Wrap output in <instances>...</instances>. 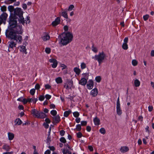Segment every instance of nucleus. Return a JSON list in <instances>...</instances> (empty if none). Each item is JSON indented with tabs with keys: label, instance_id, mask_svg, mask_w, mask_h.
I'll return each instance as SVG.
<instances>
[{
	"label": "nucleus",
	"instance_id": "obj_16",
	"mask_svg": "<svg viewBox=\"0 0 154 154\" xmlns=\"http://www.w3.org/2000/svg\"><path fill=\"white\" fill-rule=\"evenodd\" d=\"M42 38L44 41H46L49 40L50 37L48 34L45 33V35L42 37Z\"/></svg>",
	"mask_w": 154,
	"mask_h": 154
},
{
	"label": "nucleus",
	"instance_id": "obj_10",
	"mask_svg": "<svg viewBox=\"0 0 154 154\" xmlns=\"http://www.w3.org/2000/svg\"><path fill=\"white\" fill-rule=\"evenodd\" d=\"M98 94V90L97 88H95L92 90L91 92V94L93 97L96 96Z\"/></svg>",
	"mask_w": 154,
	"mask_h": 154
},
{
	"label": "nucleus",
	"instance_id": "obj_42",
	"mask_svg": "<svg viewBox=\"0 0 154 154\" xmlns=\"http://www.w3.org/2000/svg\"><path fill=\"white\" fill-rule=\"evenodd\" d=\"M76 134L78 138H80L82 136V133L80 132H78Z\"/></svg>",
	"mask_w": 154,
	"mask_h": 154
},
{
	"label": "nucleus",
	"instance_id": "obj_5",
	"mask_svg": "<svg viewBox=\"0 0 154 154\" xmlns=\"http://www.w3.org/2000/svg\"><path fill=\"white\" fill-rule=\"evenodd\" d=\"M31 113L38 118L44 119L45 118L46 115L42 112H39L35 109H32L31 111Z\"/></svg>",
	"mask_w": 154,
	"mask_h": 154
},
{
	"label": "nucleus",
	"instance_id": "obj_11",
	"mask_svg": "<svg viewBox=\"0 0 154 154\" xmlns=\"http://www.w3.org/2000/svg\"><path fill=\"white\" fill-rule=\"evenodd\" d=\"M87 79L84 78H82L79 81V84L82 85H85L87 83Z\"/></svg>",
	"mask_w": 154,
	"mask_h": 154
},
{
	"label": "nucleus",
	"instance_id": "obj_51",
	"mask_svg": "<svg viewBox=\"0 0 154 154\" xmlns=\"http://www.w3.org/2000/svg\"><path fill=\"white\" fill-rule=\"evenodd\" d=\"M87 122L86 121H82L81 122V124L82 126H85L87 125Z\"/></svg>",
	"mask_w": 154,
	"mask_h": 154
},
{
	"label": "nucleus",
	"instance_id": "obj_17",
	"mask_svg": "<svg viewBox=\"0 0 154 154\" xmlns=\"http://www.w3.org/2000/svg\"><path fill=\"white\" fill-rule=\"evenodd\" d=\"M8 139L9 140H11L13 139L14 137V135L13 134L8 132Z\"/></svg>",
	"mask_w": 154,
	"mask_h": 154
},
{
	"label": "nucleus",
	"instance_id": "obj_43",
	"mask_svg": "<svg viewBox=\"0 0 154 154\" xmlns=\"http://www.w3.org/2000/svg\"><path fill=\"white\" fill-rule=\"evenodd\" d=\"M45 51L47 53L49 54L51 52V49L48 48H46L45 49Z\"/></svg>",
	"mask_w": 154,
	"mask_h": 154
},
{
	"label": "nucleus",
	"instance_id": "obj_7",
	"mask_svg": "<svg viewBox=\"0 0 154 154\" xmlns=\"http://www.w3.org/2000/svg\"><path fill=\"white\" fill-rule=\"evenodd\" d=\"M60 22V17H57L55 20L53 21L52 23V25L53 26H55L59 24Z\"/></svg>",
	"mask_w": 154,
	"mask_h": 154
},
{
	"label": "nucleus",
	"instance_id": "obj_30",
	"mask_svg": "<svg viewBox=\"0 0 154 154\" xmlns=\"http://www.w3.org/2000/svg\"><path fill=\"white\" fill-rule=\"evenodd\" d=\"M51 114L53 116H55L57 114V112L56 110H53L51 112Z\"/></svg>",
	"mask_w": 154,
	"mask_h": 154
},
{
	"label": "nucleus",
	"instance_id": "obj_6",
	"mask_svg": "<svg viewBox=\"0 0 154 154\" xmlns=\"http://www.w3.org/2000/svg\"><path fill=\"white\" fill-rule=\"evenodd\" d=\"M52 123L54 125H56L60 121V118L59 115H57L52 118Z\"/></svg>",
	"mask_w": 154,
	"mask_h": 154
},
{
	"label": "nucleus",
	"instance_id": "obj_9",
	"mask_svg": "<svg viewBox=\"0 0 154 154\" xmlns=\"http://www.w3.org/2000/svg\"><path fill=\"white\" fill-rule=\"evenodd\" d=\"M94 86V82L92 80H90L88 83L87 85V88L89 89H91Z\"/></svg>",
	"mask_w": 154,
	"mask_h": 154
},
{
	"label": "nucleus",
	"instance_id": "obj_56",
	"mask_svg": "<svg viewBox=\"0 0 154 154\" xmlns=\"http://www.w3.org/2000/svg\"><path fill=\"white\" fill-rule=\"evenodd\" d=\"M22 102L24 104H26L27 103V100L25 98H23V99Z\"/></svg>",
	"mask_w": 154,
	"mask_h": 154
},
{
	"label": "nucleus",
	"instance_id": "obj_25",
	"mask_svg": "<svg viewBox=\"0 0 154 154\" xmlns=\"http://www.w3.org/2000/svg\"><path fill=\"white\" fill-rule=\"evenodd\" d=\"M56 81L57 84L61 83L62 82V78L60 77H58L56 79Z\"/></svg>",
	"mask_w": 154,
	"mask_h": 154
},
{
	"label": "nucleus",
	"instance_id": "obj_44",
	"mask_svg": "<svg viewBox=\"0 0 154 154\" xmlns=\"http://www.w3.org/2000/svg\"><path fill=\"white\" fill-rule=\"evenodd\" d=\"M81 68L82 69H84L86 67V64L84 63H82L81 64Z\"/></svg>",
	"mask_w": 154,
	"mask_h": 154
},
{
	"label": "nucleus",
	"instance_id": "obj_49",
	"mask_svg": "<svg viewBox=\"0 0 154 154\" xmlns=\"http://www.w3.org/2000/svg\"><path fill=\"white\" fill-rule=\"evenodd\" d=\"M45 99V97L44 96L40 95L39 98L38 99L40 101H43Z\"/></svg>",
	"mask_w": 154,
	"mask_h": 154
},
{
	"label": "nucleus",
	"instance_id": "obj_21",
	"mask_svg": "<svg viewBox=\"0 0 154 154\" xmlns=\"http://www.w3.org/2000/svg\"><path fill=\"white\" fill-rule=\"evenodd\" d=\"M71 112L72 111L70 110L68 111H65L64 112L63 116L65 117H67Z\"/></svg>",
	"mask_w": 154,
	"mask_h": 154
},
{
	"label": "nucleus",
	"instance_id": "obj_2",
	"mask_svg": "<svg viewBox=\"0 0 154 154\" xmlns=\"http://www.w3.org/2000/svg\"><path fill=\"white\" fill-rule=\"evenodd\" d=\"M23 11L20 8H17L14 9V14L10 15L9 20L13 21H17V19L20 23L24 25L25 24L24 19L23 16Z\"/></svg>",
	"mask_w": 154,
	"mask_h": 154
},
{
	"label": "nucleus",
	"instance_id": "obj_29",
	"mask_svg": "<svg viewBox=\"0 0 154 154\" xmlns=\"http://www.w3.org/2000/svg\"><path fill=\"white\" fill-rule=\"evenodd\" d=\"M122 47L123 49L126 50L128 49V45L127 44L123 43L122 46Z\"/></svg>",
	"mask_w": 154,
	"mask_h": 154
},
{
	"label": "nucleus",
	"instance_id": "obj_22",
	"mask_svg": "<svg viewBox=\"0 0 154 154\" xmlns=\"http://www.w3.org/2000/svg\"><path fill=\"white\" fill-rule=\"evenodd\" d=\"M16 125H20L22 123V122L19 118L17 119L15 121Z\"/></svg>",
	"mask_w": 154,
	"mask_h": 154
},
{
	"label": "nucleus",
	"instance_id": "obj_39",
	"mask_svg": "<svg viewBox=\"0 0 154 154\" xmlns=\"http://www.w3.org/2000/svg\"><path fill=\"white\" fill-rule=\"evenodd\" d=\"M35 92V89L33 88L31 89L30 91V93L32 95H34Z\"/></svg>",
	"mask_w": 154,
	"mask_h": 154
},
{
	"label": "nucleus",
	"instance_id": "obj_8",
	"mask_svg": "<svg viewBox=\"0 0 154 154\" xmlns=\"http://www.w3.org/2000/svg\"><path fill=\"white\" fill-rule=\"evenodd\" d=\"M49 61L50 62L53 63L52 65V66L53 68H55L57 67L58 63L56 59L52 58L50 59Z\"/></svg>",
	"mask_w": 154,
	"mask_h": 154
},
{
	"label": "nucleus",
	"instance_id": "obj_52",
	"mask_svg": "<svg viewBox=\"0 0 154 154\" xmlns=\"http://www.w3.org/2000/svg\"><path fill=\"white\" fill-rule=\"evenodd\" d=\"M124 44H127L128 41V37H125L124 40Z\"/></svg>",
	"mask_w": 154,
	"mask_h": 154
},
{
	"label": "nucleus",
	"instance_id": "obj_23",
	"mask_svg": "<svg viewBox=\"0 0 154 154\" xmlns=\"http://www.w3.org/2000/svg\"><path fill=\"white\" fill-rule=\"evenodd\" d=\"M62 152L63 154H72L71 152L68 150H66L65 149H63Z\"/></svg>",
	"mask_w": 154,
	"mask_h": 154
},
{
	"label": "nucleus",
	"instance_id": "obj_54",
	"mask_svg": "<svg viewBox=\"0 0 154 154\" xmlns=\"http://www.w3.org/2000/svg\"><path fill=\"white\" fill-rule=\"evenodd\" d=\"M45 97L47 100H49L51 97V96L49 94H46L45 96Z\"/></svg>",
	"mask_w": 154,
	"mask_h": 154
},
{
	"label": "nucleus",
	"instance_id": "obj_40",
	"mask_svg": "<svg viewBox=\"0 0 154 154\" xmlns=\"http://www.w3.org/2000/svg\"><path fill=\"white\" fill-rule=\"evenodd\" d=\"M6 7L5 5L1 6V10L2 11H6Z\"/></svg>",
	"mask_w": 154,
	"mask_h": 154
},
{
	"label": "nucleus",
	"instance_id": "obj_53",
	"mask_svg": "<svg viewBox=\"0 0 154 154\" xmlns=\"http://www.w3.org/2000/svg\"><path fill=\"white\" fill-rule=\"evenodd\" d=\"M40 88V86L38 84H37L35 86V89L38 90Z\"/></svg>",
	"mask_w": 154,
	"mask_h": 154
},
{
	"label": "nucleus",
	"instance_id": "obj_48",
	"mask_svg": "<svg viewBox=\"0 0 154 154\" xmlns=\"http://www.w3.org/2000/svg\"><path fill=\"white\" fill-rule=\"evenodd\" d=\"M45 89H50L51 87V86L49 84H46L45 85Z\"/></svg>",
	"mask_w": 154,
	"mask_h": 154
},
{
	"label": "nucleus",
	"instance_id": "obj_50",
	"mask_svg": "<svg viewBox=\"0 0 154 154\" xmlns=\"http://www.w3.org/2000/svg\"><path fill=\"white\" fill-rule=\"evenodd\" d=\"M65 133V131L63 130H61L60 131V134L61 136H63L64 135Z\"/></svg>",
	"mask_w": 154,
	"mask_h": 154
},
{
	"label": "nucleus",
	"instance_id": "obj_26",
	"mask_svg": "<svg viewBox=\"0 0 154 154\" xmlns=\"http://www.w3.org/2000/svg\"><path fill=\"white\" fill-rule=\"evenodd\" d=\"M66 82H67L69 86H71V87L72 86L73 84V82L72 80H69L67 79Z\"/></svg>",
	"mask_w": 154,
	"mask_h": 154
},
{
	"label": "nucleus",
	"instance_id": "obj_34",
	"mask_svg": "<svg viewBox=\"0 0 154 154\" xmlns=\"http://www.w3.org/2000/svg\"><path fill=\"white\" fill-rule=\"evenodd\" d=\"M69 85H68V84H67V82H66L65 83L64 85V88H66V89H68L69 88L70 89H71V86H69Z\"/></svg>",
	"mask_w": 154,
	"mask_h": 154
},
{
	"label": "nucleus",
	"instance_id": "obj_31",
	"mask_svg": "<svg viewBox=\"0 0 154 154\" xmlns=\"http://www.w3.org/2000/svg\"><path fill=\"white\" fill-rule=\"evenodd\" d=\"M132 63L133 66H136L138 62L136 60H133L132 61Z\"/></svg>",
	"mask_w": 154,
	"mask_h": 154
},
{
	"label": "nucleus",
	"instance_id": "obj_55",
	"mask_svg": "<svg viewBox=\"0 0 154 154\" xmlns=\"http://www.w3.org/2000/svg\"><path fill=\"white\" fill-rule=\"evenodd\" d=\"M22 7L24 10L26 9L27 8V6L26 4H23Z\"/></svg>",
	"mask_w": 154,
	"mask_h": 154
},
{
	"label": "nucleus",
	"instance_id": "obj_4",
	"mask_svg": "<svg viewBox=\"0 0 154 154\" xmlns=\"http://www.w3.org/2000/svg\"><path fill=\"white\" fill-rule=\"evenodd\" d=\"M106 57V55L102 51L101 52H99L97 55H95L94 57L93 58L95 60H97L99 63V65L103 62Z\"/></svg>",
	"mask_w": 154,
	"mask_h": 154
},
{
	"label": "nucleus",
	"instance_id": "obj_14",
	"mask_svg": "<svg viewBox=\"0 0 154 154\" xmlns=\"http://www.w3.org/2000/svg\"><path fill=\"white\" fill-rule=\"evenodd\" d=\"M94 122L95 125H98L100 124V120L97 117L94 119Z\"/></svg>",
	"mask_w": 154,
	"mask_h": 154
},
{
	"label": "nucleus",
	"instance_id": "obj_27",
	"mask_svg": "<svg viewBox=\"0 0 154 154\" xmlns=\"http://www.w3.org/2000/svg\"><path fill=\"white\" fill-rule=\"evenodd\" d=\"M8 10L11 12H12L13 11L14 12L15 9L14 8V7L13 6H9L8 7Z\"/></svg>",
	"mask_w": 154,
	"mask_h": 154
},
{
	"label": "nucleus",
	"instance_id": "obj_35",
	"mask_svg": "<svg viewBox=\"0 0 154 154\" xmlns=\"http://www.w3.org/2000/svg\"><path fill=\"white\" fill-rule=\"evenodd\" d=\"M73 114L74 116L76 118L78 117L79 115V113L77 112H73Z\"/></svg>",
	"mask_w": 154,
	"mask_h": 154
},
{
	"label": "nucleus",
	"instance_id": "obj_38",
	"mask_svg": "<svg viewBox=\"0 0 154 154\" xmlns=\"http://www.w3.org/2000/svg\"><path fill=\"white\" fill-rule=\"evenodd\" d=\"M26 19L24 20L25 23H26L27 24V23H29L30 22V17L28 16L26 18Z\"/></svg>",
	"mask_w": 154,
	"mask_h": 154
},
{
	"label": "nucleus",
	"instance_id": "obj_32",
	"mask_svg": "<svg viewBox=\"0 0 154 154\" xmlns=\"http://www.w3.org/2000/svg\"><path fill=\"white\" fill-rule=\"evenodd\" d=\"M76 129L77 131H80L81 129V125L80 124H78L76 125Z\"/></svg>",
	"mask_w": 154,
	"mask_h": 154
},
{
	"label": "nucleus",
	"instance_id": "obj_45",
	"mask_svg": "<svg viewBox=\"0 0 154 154\" xmlns=\"http://www.w3.org/2000/svg\"><path fill=\"white\" fill-rule=\"evenodd\" d=\"M92 50L95 53H97V48L94 47V46L93 45L92 47Z\"/></svg>",
	"mask_w": 154,
	"mask_h": 154
},
{
	"label": "nucleus",
	"instance_id": "obj_33",
	"mask_svg": "<svg viewBox=\"0 0 154 154\" xmlns=\"http://www.w3.org/2000/svg\"><path fill=\"white\" fill-rule=\"evenodd\" d=\"M51 141V137H48L46 139V143L48 145L50 144Z\"/></svg>",
	"mask_w": 154,
	"mask_h": 154
},
{
	"label": "nucleus",
	"instance_id": "obj_47",
	"mask_svg": "<svg viewBox=\"0 0 154 154\" xmlns=\"http://www.w3.org/2000/svg\"><path fill=\"white\" fill-rule=\"evenodd\" d=\"M149 17V15H146L143 16V20L146 21L147 20Z\"/></svg>",
	"mask_w": 154,
	"mask_h": 154
},
{
	"label": "nucleus",
	"instance_id": "obj_3",
	"mask_svg": "<svg viewBox=\"0 0 154 154\" xmlns=\"http://www.w3.org/2000/svg\"><path fill=\"white\" fill-rule=\"evenodd\" d=\"M59 36L61 38L60 43L63 45H65L72 41L73 38L72 33L68 32L62 33Z\"/></svg>",
	"mask_w": 154,
	"mask_h": 154
},
{
	"label": "nucleus",
	"instance_id": "obj_20",
	"mask_svg": "<svg viewBox=\"0 0 154 154\" xmlns=\"http://www.w3.org/2000/svg\"><path fill=\"white\" fill-rule=\"evenodd\" d=\"M2 149L6 150L7 151H9L10 149V148L9 146L7 145L6 144L4 145L2 147Z\"/></svg>",
	"mask_w": 154,
	"mask_h": 154
},
{
	"label": "nucleus",
	"instance_id": "obj_64",
	"mask_svg": "<svg viewBox=\"0 0 154 154\" xmlns=\"http://www.w3.org/2000/svg\"><path fill=\"white\" fill-rule=\"evenodd\" d=\"M45 121L46 122V123H49L51 122L50 119L48 118H46L45 119Z\"/></svg>",
	"mask_w": 154,
	"mask_h": 154
},
{
	"label": "nucleus",
	"instance_id": "obj_28",
	"mask_svg": "<svg viewBox=\"0 0 154 154\" xmlns=\"http://www.w3.org/2000/svg\"><path fill=\"white\" fill-rule=\"evenodd\" d=\"M62 16L63 17L67 19L68 15L66 11H63L61 13Z\"/></svg>",
	"mask_w": 154,
	"mask_h": 154
},
{
	"label": "nucleus",
	"instance_id": "obj_13",
	"mask_svg": "<svg viewBox=\"0 0 154 154\" xmlns=\"http://www.w3.org/2000/svg\"><path fill=\"white\" fill-rule=\"evenodd\" d=\"M129 150L128 147L126 146H123L121 147L120 151L122 152H127Z\"/></svg>",
	"mask_w": 154,
	"mask_h": 154
},
{
	"label": "nucleus",
	"instance_id": "obj_63",
	"mask_svg": "<svg viewBox=\"0 0 154 154\" xmlns=\"http://www.w3.org/2000/svg\"><path fill=\"white\" fill-rule=\"evenodd\" d=\"M50 107L51 109H54L55 107V106L54 104H51L50 105Z\"/></svg>",
	"mask_w": 154,
	"mask_h": 154
},
{
	"label": "nucleus",
	"instance_id": "obj_58",
	"mask_svg": "<svg viewBox=\"0 0 154 154\" xmlns=\"http://www.w3.org/2000/svg\"><path fill=\"white\" fill-rule=\"evenodd\" d=\"M148 108L149 111V112L152 111L153 109V107L152 106H149Z\"/></svg>",
	"mask_w": 154,
	"mask_h": 154
},
{
	"label": "nucleus",
	"instance_id": "obj_18",
	"mask_svg": "<svg viewBox=\"0 0 154 154\" xmlns=\"http://www.w3.org/2000/svg\"><path fill=\"white\" fill-rule=\"evenodd\" d=\"M134 85L136 87H139L140 85V82L138 79H136L134 80Z\"/></svg>",
	"mask_w": 154,
	"mask_h": 154
},
{
	"label": "nucleus",
	"instance_id": "obj_15",
	"mask_svg": "<svg viewBox=\"0 0 154 154\" xmlns=\"http://www.w3.org/2000/svg\"><path fill=\"white\" fill-rule=\"evenodd\" d=\"M117 114L120 116L122 114V111L120 108V106H116Z\"/></svg>",
	"mask_w": 154,
	"mask_h": 154
},
{
	"label": "nucleus",
	"instance_id": "obj_1",
	"mask_svg": "<svg viewBox=\"0 0 154 154\" xmlns=\"http://www.w3.org/2000/svg\"><path fill=\"white\" fill-rule=\"evenodd\" d=\"M17 23V21L9 20V26L8 29L6 30L5 34L7 35L8 33L9 32L8 37L21 43L22 41V36L17 34H22L23 31L22 26L18 25Z\"/></svg>",
	"mask_w": 154,
	"mask_h": 154
},
{
	"label": "nucleus",
	"instance_id": "obj_37",
	"mask_svg": "<svg viewBox=\"0 0 154 154\" xmlns=\"http://www.w3.org/2000/svg\"><path fill=\"white\" fill-rule=\"evenodd\" d=\"M100 132L101 134H104L106 133V131L104 128H102L100 130Z\"/></svg>",
	"mask_w": 154,
	"mask_h": 154
},
{
	"label": "nucleus",
	"instance_id": "obj_12",
	"mask_svg": "<svg viewBox=\"0 0 154 154\" xmlns=\"http://www.w3.org/2000/svg\"><path fill=\"white\" fill-rule=\"evenodd\" d=\"M9 43V49L10 48H13L14 47H15L16 45V43L13 41H11L8 42Z\"/></svg>",
	"mask_w": 154,
	"mask_h": 154
},
{
	"label": "nucleus",
	"instance_id": "obj_36",
	"mask_svg": "<svg viewBox=\"0 0 154 154\" xmlns=\"http://www.w3.org/2000/svg\"><path fill=\"white\" fill-rule=\"evenodd\" d=\"M101 77L100 76H97L95 78V80L96 81L98 82H100L101 80Z\"/></svg>",
	"mask_w": 154,
	"mask_h": 154
},
{
	"label": "nucleus",
	"instance_id": "obj_19",
	"mask_svg": "<svg viewBox=\"0 0 154 154\" xmlns=\"http://www.w3.org/2000/svg\"><path fill=\"white\" fill-rule=\"evenodd\" d=\"M20 47L21 51L23 52L25 54H26L27 52L26 51V47L24 46H20Z\"/></svg>",
	"mask_w": 154,
	"mask_h": 154
},
{
	"label": "nucleus",
	"instance_id": "obj_60",
	"mask_svg": "<svg viewBox=\"0 0 154 154\" xmlns=\"http://www.w3.org/2000/svg\"><path fill=\"white\" fill-rule=\"evenodd\" d=\"M43 125L46 128H48L49 125L48 124L44 123L43 124Z\"/></svg>",
	"mask_w": 154,
	"mask_h": 154
},
{
	"label": "nucleus",
	"instance_id": "obj_24",
	"mask_svg": "<svg viewBox=\"0 0 154 154\" xmlns=\"http://www.w3.org/2000/svg\"><path fill=\"white\" fill-rule=\"evenodd\" d=\"M74 70L76 74L78 75H79L81 72V70L77 67H75L74 69Z\"/></svg>",
	"mask_w": 154,
	"mask_h": 154
},
{
	"label": "nucleus",
	"instance_id": "obj_59",
	"mask_svg": "<svg viewBox=\"0 0 154 154\" xmlns=\"http://www.w3.org/2000/svg\"><path fill=\"white\" fill-rule=\"evenodd\" d=\"M88 149L91 151H93V147L91 146H88Z\"/></svg>",
	"mask_w": 154,
	"mask_h": 154
},
{
	"label": "nucleus",
	"instance_id": "obj_61",
	"mask_svg": "<svg viewBox=\"0 0 154 154\" xmlns=\"http://www.w3.org/2000/svg\"><path fill=\"white\" fill-rule=\"evenodd\" d=\"M80 118L77 117L75 119V121L77 123H79L80 121Z\"/></svg>",
	"mask_w": 154,
	"mask_h": 154
},
{
	"label": "nucleus",
	"instance_id": "obj_46",
	"mask_svg": "<svg viewBox=\"0 0 154 154\" xmlns=\"http://www.w3.org/2000/svg\"><path fill=\"white\" fill-rule=\"evenodd\" d=\"M74 7L73 5H70L69 7V8L68 9V10L69 11H70L72 10L74 8Z\"/></svg>",
	"mask_w": 154,
	"mask_h": 154
},
{
	"label": "nucleus",
	"instance_id": "obj_57",
	"mask_svg": "<svg viewBox=\"0 0 154 154\" xmlns=\"http://www.w3.org/2000/svg\"><path fill=\"white\" fill-rule=\"evenodd\" d=\"M48 148L50 149V150L52 151H54L55 149L54 147V146H48Z\"/></svg>",
	"mask_w": 154,
	"mask_h": 154
},
{
	"label": "nucleus",
	"instance_id": "obj_62",
	"mask_svg": "<svg viewBox=\"0 0 154 154\" xmlns=\"http://www.w3.org/2000/svg\"><path fill=\"white\" fill-rule=\"evenodd\" d=\"M86 130L90 132L91 130V128L90 126H87L86 127Z\"/></svg>",
	"mask_w": 154,
	"mask_h": 154
},
{
	"label": "nucleus",
	"instance_id": "obj_41",
	"mask_svg": "<svg viewBox=\"0 0 154 154\" xmlns=\"http://www.w3.org/2000/svg\"><path fill=\"white\" fill-rule=\"evenodd\" d=\"M60 141L63 143H65L66 142V140L64 137H62L60 139Z\"/></svg>",
	"mask_w": 154,
	"mask_h": 154
}]
</instances>
